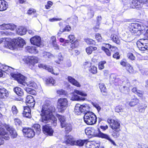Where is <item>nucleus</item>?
<instances>
[{
    "label": "nucleus",
    "instance_id": "60",
    "mask_svg": "<svg viewBox=\"0 0 148 148\" xmlns=\"http://www.w3.org/2000/svg\"><path fill=\"white\" fill-rule=\"evenodd\" d=\"M68 38L69 39V42L70 43H72L75 40V36L73 35H70L68 37Z\"/></svg>",
    "mask_w": 148,
    "mask_h": 148
},
{
    "label": "nucleus",
    "instance_id": "23",
    "mask_svg": "<svg viewBox=\"0 0 148 148\" xmlns=\"http://www.w3.org/2000/svg\"><path fill=\"white\" fill-rule=\"evenodd\" d=\"M26 50L28 52L34 54L38 53V50L36 47L34 46H27L26 48Z\"/></svg>",
    "mask_w": 148,
    "mask_h": 148
},
{
    "label": "nucleus",
    "instance_id": "4",
    "mask_svg": "<svg viewBox=\"0 0 148 148\" xmlns=\"http://www.w3.org/2000/svg\"><path fill=\"white\" fill-rule=\"evenodd\" d=\"M141 25L137 23H133L129 26L130 33L129 35L132 37L135 36H140L142 33Z\"/></svg>",
    "mask_w": 148,
    "mask_h": 148
},
{
    "label": "nucleus",
    "instance_id": "3",
    "mask_svg": "<svg viewBox=\"0 0 148 148\" xmlns=\"http://www.w3.org/2000/svg\"><path fill=\"white\" fill-rule=\"evenodd\" d=\"M86 134L88 136H97L105 138L109 140L114 145L116 146L115 142L106 134L101 132L98 128L95 129L94 128H88L85 130Z\"/></svg>",
    "mask_w": 148,
    "mask_h": 148
},
{
    "label": "nucleus",
    "instance_id": "33",
    "mask_svg": "<svg viewBox=\"0 0 148 148\" xmlns=\"http://www.w3.org/2000/svg\"><path fill=\"white\" fill-rule=\"evenodd\" d=\"M42 57L46 59H48L52 58L53 56L49 52L44 51L42 53Z\"/></svg>",
    "mask_w": 148,
    "mask_h": 148
},
{
    "label": "nucleus",
    "instance_id": "62",
    "mask_svg": "<svg viewBox=\"0 0 148 148\" xmlns=\"http://www.w3.org/2000/svg\"><path fill=\"white\" fill-rule=\"evenodd\" d=\"M92 104L97 109L98 112H99L101 108L99 105H98L97 103H93Z\"/></svg>",
    "mask_w": 148,
    "mask_h": 148
},
{
    "label": "nucleus",
    "instance_id": "26",
    "mask_svg": "<svg viewBox=\"0 0 148 148\" xmlns=\"http://www.w3.org/2000/svg\"><path fill=\"white\" fill-rule=\"evenodd\" d=\"M68 80L69 82L75 86L78 87H80L81 85L80 83L72 77L68 76Z\"/></svg>",
    "mask_w": 148,
    "mask_h": 148
},
{
    "label": "nucleus",
    "instance_id": "31",
    "mask_svg": "<svg viewBox=\"0 0 148 148\" xmlns=\"http://www.w3.org/2000/svg\"><path fill=\"white\" fill-rule=\"evenodd\" d=\"M14 91L17 95L22 96L23 95V91L22 89L18 87H16L14 88Z\"/></svg>",
    "mask_w": 148,
    "mask_h": 148
},
{
    "label": "nucleus",
    "instance_id": "9",
    "mask_svg": "<svg viewBox=\"0 0 148 148\" xmlns=\"http://www.w3.org/2000/svg\"><path fill=\"white\" fill-rule=\"evenodd\" d=\"M10 75L21 85V86L24 87L23 84L25 83V77L20 73H11Z\"/></svg>",
    "mask_w": 148,
    "mask_h": 148
},
{
    "label": "nucleus",
    "instance_id": "30",
    "mask_svg": "<svg viewBox=\"0 0 148 148\" xmlns=\"http://www.w3.org/2000/svg\"><path fill=\"white\" fill-rule=\"evenodd\" d=\"M111 38L113 42L117 44H120V40L117 36L115 34H112L111 36Z\"/></svg>",
    "mask_w": 148,
    "mask_h": 148
},
{
    "label": "nucleus",
    "instance_id": "63",
    "mask_svg": "<svg viewBox=\"0 0 148 148\" xmlns=\"http://www.w3.org/2000/svg\"><path fill=\"white\" fill-rule=\"evenodd\" d=\"M127 56L128 58L132 60H133L135 59V57L133 56V54L132 53H128Z\"/></svg>",
    "mask_w": 148,
    "mask_h": 148
},
{
    "label": "nucleus",
    "instance_id": "48",
    "mask_svg": "<svg viewBox=\"0 0 148 148\" xmlns=\"http://www.w3.org/2000/svg\"><path fill=\"white\" fill-rule=\"evenodd\" d=\"M126 70L130 73H133L134 70L133 67L129 64H127L126 67Z\"/></svg>",
    "mask_w": 148,
    "mask_h": 148
},
{
    "label": "nucleus",
    "instance_id": "61",
    "mask_svg": "<svg viewBox=\"0 0 148 148\" xmlns=\"http://www.w3.org/2000/svg\"><path fill=\"white\" fill-rule=\"evenodd\" d=\"M29 108H30V107L28 106L24 107L23 114H25V113H26V112H31V110Z\"/></svg>",
    "mask_w": 148,
    "mask_h": 148
},
{
    "label": "nucleus",
    "instance_id": "8",
    "mask_svg": "<svg viewBox=\"0 0 148 148\" xmlns=\"http://www.w3.org/2000/svg\"><path fill=\"white\" fill-rule=\"evenodd\" d=\"M137 45L139 49L141 51L148 50V39H140L137 42Z\"/></svg>",
    "mask_w": 148,
    "mask_h": 148
},
{
    "label": "nucleus",
    "instance_id": "17",
    "mask_svg": "<svg viewBox=\"0 0 148 148\" xmlns=\"http://www.w3.org/2000/svg\"><path fill=\"white\" fill-rule=\"evenodd\" d=\"M42 131L45 134L50 136L52 135L53 132L51 127L48 125L43 126Z\"/></svg>",
    "mask_w": 148,
    "mask_h": 148
},
{
    "label": "nucleus",
    "instance_id": "37",
    "mask_svg": "<svg viewBox=\"0 0 148 148\" xmlns=\"http://www.w3.org/2000/svg\"><path fill=\"white\" fill-rule=\"evenodd\" d=\"M147 107V105L146 104H140L138 108L139 111L141 113H144Z\"/></svg>",
    "mask_w": 148,
    "mask_h": 148
},
{
    "label": "nucleus",
    "instance_id": "32",
    "mask_svg": "<svg viewBox=\"0 0 148 148\" xmlns=\"http://www.w3.org/2000/svg\"><path fill=\"white\" fill-rule=\"evenodd\" d=\"M86 98L82 97H80L77 95L74 94L73 96L72 97L71 100L74 101H84L85 100Z\"/></svg>",
    "mask_w": 148,
    "mask_h": 148
},
{
    "label": "nucleus",
    "instance_id": "10",
    "mask_svg": "<svg viewBox=\"0 0 148 148\" xmlns=\"http://www.w3.org/2000/svg\"><path fill=\"white\" fill-rule=\"evenodd\" d=\"M24 60L29 65L34 66L35 64L38 63V58L34 56H27L23 58Z\"/></svg>",
    "mask_w": 148,
    "mask_h": 148
},
{
    "label": "nucleus",
    "instance_id": "47",
    "mask_svg": "<svg viewBox=\"0 0 148 148\" xmlns=\"http://www.w3.org/2000/svg\"><path fill=\"white\" fill-rule=\"evenodd\" d=\"M25 90L27 93H29V94L34 95L35 94V91L31 88H26Z\"/></svg>",
    "mask_w": 148,
    "mask_h": 148
},
{
    "label": "nucleus",
    "instance_id": "54",
    "mask_svg": "<svg viewBox=\"0 0 148 148\" xmlns=\"http://www.w3.org/2000/svg\"><path fill=\"white\" fill-rule=\"evenodd\" d=\"M14 121L15 125L17 126H20L21 125V121L18 118L15 119Z\"/></svg>",
    "mask_w": 148,
    "mask_h": 148
},
{
    "label": "nucleus",
    "instance_id": "55",
    "mask_svg": "<svg viewBox=\"0 0 148 148\" xmlns=\"http://www.w3.org/2000/svg\"><path fill=\"white\" fill-rule=\"evenodd\" d=\"M101 49L102 50L104 51L108 56H110V52L108 49L106 48L105 47H102Z\"/></svg>",
    "mask_w": 148,
    "mask_h": 148
},
{
    "label": "nucleus",
    "instance_id": "64",
    "mask_svg": "<svg viewBox=\"0 0 148 148\" xmlns=\"http://www.w3.org/2000/svg\"><path fill=\"white\" fill-rule=\"evenodd\" d=\"M36 12V11L33 9H30L28 11V13L29 14H34Z\"/></svg>",
    "mask_w": 148,
    "mask_h": 148
},
{
    "label": "nucleus",
    "instance_id": "15",
    "mask_svg": "<svg viewBox=\"0 0 148 148\" xmlns=\"http://www.w3.org/2000/svg\"><path fill=\"white\" fill-rule=\"evenodd\" d=\"M16 28V26L12 23L3 24L0 25V29L3 30L9 29L12 31H13Z\"/></svg>",
    "mask_w": 148,
    "mask_h": 148
},
{
    "label": "nucleus",
    "instance_id": "28",
    "mask_svg": "<svg viewBox=\"0 0 148 148\" xmlns=\"http://www.w3.org/2000/svg\"><path fill=\"white\" fill-rule=\"evenodd\" d=\"M26 29L23 27H19L16 30V33L21 35H25L27 32Z\"/></svg>",
    "mask_w": 148,
    "mask_h": 148
},
{
    "label": "nucleus",
    "instance_id": "6",
    "mask_svg": "<svg viewBox=\"0 0 148 148\" xmlns=\"http://www.w3.org/2000/svg\"><path fill=\"white\" fill-rule=\"evenodd\" d=\"M90 107L88 105L86 104L80 105L77 104L76 105L74 111L75 113L78 115L81 113L84 112L85 114L89 111Z\"/></svg>",
    "mask_w": 148,
    "mask_h": 148
},
{
    "label": "nucleus",
    "instance_id": "12",
    "mask_svg": "<svg viewBox=\"0 0 148 148\" xmlns=\"http://www.w3.org/2000/svg\"><path fill=\"white\" fill-rule=\"evenodd\" d=\"M6 126H8L7 125H0V136L2 138L5 140H8L10 138L8 133L5 130Z\"/></svg>",
    "mask_w": 148,
    "mask_h": 148
},
{
    "label": "nucleus",
    "instance_id": "18",
    "mask_svg": "<svg viewBox=\"0 0 148 148\" xmlns=\"http://www.w3.org/2000/svg\"><path fill=\"white\" fill-rule=\"evenodd\" d=\"M0 69L3 72L7 74H9L10 73V74L11 73H12V72L14 70V69L10 67L5 65H1L0 64Z\"/></svg>",
    "mask_w": 148,
    "mask_h": 148
},
{
    "label": "nucleus",
    "instance_id": "25",
    "mask_svg": "<svg viewBox=\"0 0 148 148\" xmlns=\"http://www.w3.org/2000/svg\"><path fill=\"white\" fill-rule=\"evenodd\" d=\"M0 11L6 10L8 8L7 3L4 0H0Z\"/></svg>",
    "mask_w": 148,
    "mask_h": 148
},
{
    "label": "nucleus",
    "instance_id": "5",
    "mask_svg": "<svg viewBox=\"0 0 148 148\" xmlns=\"http://www.w3.org/2000/svg\"><path fill=\"white\" fill-rule=\"evenodd\" d=\"M84 119L85 122L88 125H93L97 121L96 115L92 112L85 113Z\"/></svg>",
    "mask_w": 148,
    "mask_h": 148
},
{
    "label": "nucleus",
    "instance_id": "27",
    "mask_svg": "<svg viewBox=\"0 0 148 148\" xmlns=\"http://www.w3.org/2000/svg\"><path fill=\"white\" fill-rule=\"evenodd\" d=\"M75 141L74 140L72 137L71 136H65L64 143L69 144L71 145H74Z\"/></svg>",
    "mask_w": 148,
    "mask_h": 148
},
{
    "label": "nucleus",
    "instance_id": "20",
    "mask_svg": "<svg viewBox=\"0 0 148 148\" xmlns=\"http://www.w3.org/2000/svg\"><path fill=\"white\" fill-rule=\"evenodd\" d=\"M99 143L95 142H87L85 146L86 148H99Z\"/></svg>",
    "mask_w": 148,
    "mask_h": 148
},
{
    "label": "nucleus",
    "instance_id": "43",
    "mask_svg": "<svg viewBox=\"0 0 148 148\" xmlns=\"http://www.w3.org/2000/svg\"><path fill=\"white\" fill-rule=\"evenodd\" d=\"M74 92L76 94L83 97H86L87 96V94L83 91L75 90Z\"/></svg>",
    "mask_w": 148,
    "mask_h": 148
},
{
    "label": "nucleus",
    "instance_id": "13",
    "mask_svg": "<svg viewBox=\"0 0 148 148\" xmlns=\"http://www.w3.org/2000/svg\"><path fill=\"white\" fill-rule=\"evenodd\" d=\"M108 122L110 124V127L113 130L120 129V125L116 121L113 119H108Z\"/></svg>",
    "mask_w": 148,
    "mask_h": 148
},
{
    "label": "nucleus",
    "instance_id": "16",
    "mask_svg": "<svg viewBox=\"0 0 148 148\" xmlns=\"http://www.w3.org/2000/svg\"><path fill=\"white\" fill-rule=\"evenodd\" d=\"M143 4V2L141 1L133 0L130 3V6L133 8H139L142 7Z\"/></svg>",
    "mask_w": 148,
    "mask_h": 148
},
{
    "label": "nucleus",
    "instance_id": "24",
    "mask_svg": "<svg viewBox=\"0 0 148 148\" xmlns=\"http://www.w3.org/2000/svg\"><path fill=\"white\" fill-rule=\"evenodd\" d=\"M56 116L58 118L60 122V125L62 128H63L65 126L66 123V118L62 115L57 114L56 115Z\"/></svg>",
    "mask_w": 148,
    "mask_h": 148
},
{
    "label": "nucleus",
    "instance_id": "53",
    "mask_svg": "<svg viewBox=\"0 0 148 148\" xmlns=\"http://www.w3.org/2000/svg\"><path fill=\"white\" fill-rule=\"evenodd\" d=\"M85 41L88 44H93L95 43L94 41L91 39L86 38Z\"/></svg>",
    "mask_w": 148,
    "mask_h": 148
},
{
    "label": "nucleus",
    "instance_id": "11",
    "mask_svg": "<svg viewBox=\"0 0 148 148\" xmlns=\"http://www.w3.org/2000/svg\"><path fill=\"white\" fill-rule=\"evenodd\" d=\"M31 43L34 45L38 47H41L42 46L41 44V38L39 36H35L30 39Z\"/></svg>",
    "mask_w": 148,
    "mask_h": 148
},
{
    "label": "nucleus",
    "instance_id": "19",
    "mask_svg": "<svg viewBox=\"0 0 148 148\" xmlns=\"http://www.w3.org/2000/svg\"><path fill=\"white\" fill-rule=\"evenodd\" d=\"M26 102L27 103V106L30 108H33L35 105V101L32 96L28 95L27 96Z\"/></svg>",
    "mask_w": 148,
    "mask_h": 148
},
{
    "label": "nucleus",
    "instance_id": "49",
    "mask_svg": "<svg viewBox=\"0 0 148 148\" xmlns=\"http://www.w3.org/2000/svg\"><path fill=\"white\" fill-rule=\"evenodd\" d=\"M11 111L14 115H16L18 112V110L15 106H13L11 109Z\"/></svg>",
    "mask_w": 148,
    "mask_h": 148
},
{
    "label": "nucleus",
    "instance_id": "38",
    "mask_svg": "<svg viewBox=\"0 0 148 148\" xmlns=\"http://www.w3.org/2000/svg\"><path fill=\"white\" fill-rule=\"evenodd\" d=\"M64 127H65V131L67 133H69L72 129V125L70 123H66L65 124V126Z\"/></svg>",
    "mask_w": 148,
    "mask_h": 148
},
{
    "label": "nucleus",
    "instance_id": "57",
    "mask_svg": "<svg viewBox=\"0 0 148 148\" xmlns=\"http://www.w3.org/2000/svg\"><path fill=\"white\" fill-rule=\"evenodd\" d=\"M91 66V64L89 62H86L84 64V66L85 69L89 68Z\"/></svg>",
    "mask_w": 148,
    "mask_h": 148
},
{
    "label": "nucleus",
    "instance_id": "35",
    "mask_svg": "<svg viewBox=\"0 0 148 148\" xmlns=\"http://www.w3.org/2000/svg\"><path fill=\"white\" fill-rule=\"evenodd\" d=\"M97 48L96 47H89L86 49V51L88 55H90L92 53L93 51L97 50Z\"/></svg>",
    "mask_w": 148,
    "mask_h": 148
},
{
    "label": "nucleus",
    "instance_id": "45",
    "mask_svg": "<svg viewBox=\"0 0 148 148\" xmlns=\"http://www.w3.org/2000/svg\"><path fill=\"white\" fill-rule=\"evenodd\" d=\"M110 80L112 83H116L118 80V78H116V75L113 74L110 76Z\"/></svg>",
    "mask_w": 148,
    "mask_h": 148
},
{
    "label": "nucleus",
    "instance_id": "46",
    "mask_svg": "<svg viewBox=\"0 0 148 148\" xmlns=\"http://www.w3.org/2000/svg\"><path fill=\"white\" fill-rule=\"evenodd\" d=\"M99 87L102 92L105 93L106 91V88L103 84H99Z\"/></svg>",
    "mask_w": 148,
    "mask_h": 148
},
{
    "label": "nucleus",
    "instance_id": "22",
    "mask_svg": "<svg viewBox=\"0 0 148 148\" xmlns=\"http://www.w3.org/2000/svg\"><path fill=\"white\" fill-rule=\"evenodd\" d=\"M8 90L4 88H0V99L6 98L9 96Z\"/></svg>",
    "mask_w": 148,
    "mask_h": 148
},
{
    "label": "nucleus",
    "instance_id": "29",
    "mask_svg": "<svg viewBox=\"0 0 148 148\" xmlns=\"http://www.w3.org/2000/svg\"><path fill=\"white\" fill-rule=\"evenodd\" d=\"M87 140H78L75 141L74 145H76L79 147L83 146L84 143L87 142Z\"/></svg>",
    "mask_w": 148,
    "mask_h": 148
},
{
    "label": "nucleus",
    "instance_id": "34",
    "mask_svg": "<svg viewBox=\"0 0 148 148\" xmlns=\"http://www.w3.org/2000/svg\"><path fill=\"white\" fill-rule=\"evenodd\" d=\"M24 87L26 86L35 88L36 86V84L33 81H31L23 84Z\"/></svg>",
    "mask_w": 148,
    "mask_h": 148
},
{
    "label": "nucleus",
    "instance_id": "56",
    "mask_svg": "<svg viewBox=\"0 0 148 148\" xmlns=\"http://www.w3.org/2000/svg\"><path fill=\"white\" fill-rule=\"evenodd\" d=\"M106 48H109L110 49H111L112 51H114V50L113 49H114V50H115L116 49H117V47H116L114 46H112L110 45L109 44H106Z\"/></svg>",
    "mask_w": 148,
    "mask_h": 148
},
{
    "label": "nucleus",
    "instance_id": "50",
    "mask_svg": "<svg viewBox=\"0 0 148 148\" xmlns=\"http://www.w3.org/2000/svg\"><path fill=\"white\" fill-rule=\"evenodd\" d=\"M106 63L105 61H101L98 64V68L99 70H102L104 68V64Z\"/></svg>",
    "mask_w": 148,
    "mask_h": 148
},
{
    "label": "nucleus",
    "instance_id": "52",
    "mask_svg": "<svg viewBox=\"0 0 148 148\" xmlns=\"http://www.w3.org/2000/svg\"><path fill=\"white\" fill-rule=\"evenodd\" d=\"M115 111L117 112L123 111L124 110V108L122 106H116L115 108Z\"/></svg>",
    "mask_w": 148,
    "mask_h": 148
},
{
    "label": "nucleus",
    "instance_id": "59",
    "mask_svg": "<svg viewBox=\"0 0 148 148\" xmlns=\"http://www.w3.org/2000/svg\"><path fill=\"white\" fill-rule=\"evenodd\" d=\"M95 38L98 42H101L102 41V37L101 35L99 33L97 34H96Z\"/></svg>",
    "mask_w": 148,
    "mask_h": 148
},
{
    "label": "nucleus",
    "instance_id": "2",
    "mask_svg": "<svg viewBox=\"0 0 148 148\" xmlns=\"http://www.w3.org/2000/svg\"><path fill=\"white\" fill-rule=\"evenodd\" d=\"M4 40H5L4 41L5 47L12 50L17 49L18 47H23L25 44V40L21 38L13 40L8 38L5 39L2 38L0 40V44Z\"/></svg>",
    "mask_w": 148,
    "mask_h": 148
},
{
    "label": "nucleus",
    "instance_id": "36",
    "mask_svg": "<svg viewBox=\"0 0 148 148\" xmlns=\"http://www.w3.org/2000/svg\"><path fill=\"white\" fill-rule=\"evenodd\" d=\"M40 127V125L38 124H34L33 126V128L38 134H39L40 132L41 129Z\"/></svg>",
    "mask_w": 148,
    "mask_h": 148
},
{
    "label": "nucleus",
    "instance_id": "40",
    "mask_svg": "<svg viewBox=\"0 0 148 148\" xmlns=\"http://www.w3.org/2000/svg\"><path fill=\"white\" fill-rule=\"evenodd\" d=\"M113 132L112 134V136L114 138H117L120 135L119 131L120 129L113 130Z\"/></svg>",
    "mask_w": 148,
    "mask_h": 148
},
{
    "label": "nucleus",
    "instance_id": "58",
    "mask_svg": "<svg viewBox=\"0 0 148 148\" xmlns=\"http://www.w3.org/2000/svg\"><path fill=\"white\" fill-rule=\"evenodd\" d=\"M58 58L59 60V61H56V62L58 64H60V62L62 61L63 60V57L62 56V54L61 53H59L58 56Z\"/></svg>",
    "mask_w": 148,
    "mask_h": 148
},
{
    "label": "nucleus",
    "instance_id": "14",
    "mask_svg": "<svg viewBox=\"0 0 148 148\" xmlns=\"http://www.w3.org/2000/svg\"><path fill=\"white\" fill-rule=\"evenodd\" d=\"M23 132L25 134L26 136L28 138H32L35 136V132L33 130L29 128H24Z\"/></svg>",
    "mask_w": 148,
    "mask_h": 148
},
{
    "label": "nucleus",
    "instance_id": "7",
    "mask_svg": "<svg viewBox=\"0 0 148 148\" xmlns=\"http://www.w3.org/2000/svg\"><path fill=\"white\" fill-rule=\"evenodd\" d=\"M68 106V101L67 99L61 98L58 99V101L57 108L60 112H63Z\"/></svg>",
    "mask_w": 148,
    "mask_h": 148
},
{
    "label": "nucleus",
    "instance_id": "41",
    "mask_svg": "<svg viewBox=\"0 0 148 148\" xmlns=\"http://www.w3.org/2000/svg\"><path fill=\"white\" fill-rule=\"evenodd\" d=\"M38 66L40 68L45 69L48 71H50L51 69V66H48L42 64H39Z\"/></svg>",
    "mask_w": 148,
    "mask_h": 148
},
{
    "label": "nucleus",
    "instance_id": "21",
    "mask_svg": "<svg viewBox=\"0 0 148 148\" xmlns=\"http://www.w3.org/2000/svg\"><path fill=\"white\" fill-rule=\"evenodd\" d=\"M5 127L6 130L9 132L12 138H16L17 134L16 131L13 128H10L9 126H6Z\"/></svg>",
    "mask_w": 148,
    "mask_h": 148
},
{
    "label": "nucleus",
    "instance_id": "51",
    "mask_svg": "<svg viewBox=\"0 0 148 148\" xmlns=\"http://www.w3.org/2000/svg\"><path fill=\"white\" fill-rule=\"evenodd\" d=\"M48 71L56 75H57L59 74V69H56V71H53L52 66H51V71Z\"/></svg>",
    "mask_w": 148,
    "mask_h": 148
},
{
    "label": "nucleus",
    "instance_id": "42",
    "mask_svg": "<svg viewBox=\"0 0 148 148\" xmlns=\"http://www.w3.org/2000/svg\"><path fill=\"white\" fill-rule=\"evenodd\" d=\"M88 70L93 74H95L97 72V68L94 66H91L88 69Z\"/></svg>",
    "mask_w": 148,
    "mask_h": 148
},
{
    "label": "nucleus",
    "instance_id": "44",
    "mask_svg": "<svg viewBox=\"0 0 148 148\" xmlns=\"http://www.w3.org/2000/svg\"><path fill=\"white\" fill-rule=\"evenodd\" d=\"M46 83L51 84L54 85L56 83L55 80L52 77H48L46 80Z\"/></svg>",
    "mask_w": 148,
    "mask_h": 148
},
{
    "label": "nucleus",
    "instance_id": "39",
    "mask_svg": "<svg viewBox=\"0 0 148 148\" xmlns=\"http://www.w3.org/2000/svg\"><path fill=\"white\" fill-rule=\"evenodd\" d=\"M139 102L138 100L136 98H134L131 100L129 102L128 104L131 107H133L137 104Z\"/></svg>",
    "mask_w": 148,
    "mask_h": 148
},
{
    "label": "nucleus",
    "instance_id": "1",
    "mask_svg": "<svg viewBox=\"0 0 148 148\" xmlns=\"http://www.w3.org/2000/svg\"><path fill=\"white\" fill-rule=\"evenodd\" d=\"M55 111V108L53 106L43 105L41 110L40 121L45 123L50 122L54 126H56L57 125V119L52 114V113Z\"/></svg>",
    "mask_w": 148,
    "mask_h": 148
}]
</instances>
